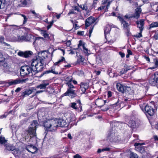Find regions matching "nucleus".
Here are the masks:
<instances>
[{"mask_svg": "<svg viewBox=\"0 0 158 158\" xmlns=\"http://www.w3.org/2000/svg\"><path fill=\"white\" fill-rule=\"evenodd\" d=\"M79 58L81 62H83L84 61L85 58L82 56H80Z\"/></svg>", "mask_w": 158, "mask_h": 158, "instance_id": "57", "label": "nucleus"}, {"mask_svg": "<svg viewBox=\"0 0 158 158\" xmlns=\"http://www.w3.org/2000/svg\"><path fill=\"white\" fill-rule=\"evenodd\" d=\"M85 43L83 42L81 40H80L79 44L78 45V47H79L80 46H82L83 47V48L84 50H87V48H86L85 47Z\"/></svg>", "mask_w": 158, "mask_h": 158, "instance_id": "34", "label": "nucleus"}, {"mask_svg": "<svg viewBox=\"0 0 158 158\" xmlns=\"http://www.w3.org/2000/svg\"><path fill=\"white\" fill-rule=\"evenodd\" d=\"M144 144V143H135L134 144V145L135 146H137L139 145H141Z\"/></svg>", "mask_w": 158, "mask_h": 158, "instance_id": "59", "label": "nucleus"}, {"mask_svg": "<svg viewBox=\"0 0 158 158\" xmlns=\"http://www.w3.org/2000/svg\"><path fill=\"white\" fill-rule=\"evenodd\" d=\"M43 92V90H38L36 91L35 93L34 94V95L32 96V97H33L37 95L39 93H42Z\"/></svg>", "mask_w": 158, "mask_h": 158, "instance_id": "48", "label": "nucleus"}, {"mask_svg": "<svg viewBox=\"0 0 158 158\" xmlns=\"http://www.w3.org/2000/svg\"><path fill=\"white\" fill-rule=\"evenodd\" d=\"M84 52L85 53V55L87 56H89L90 53L88 52V51L89 52V50H88V49H87V50H84Z\"/></svg>", "mask_w": 158, "mask_h": 158, "instance_id": "54", "label": "nucleus"}, {"mask_svg": "<svg viewBox=\"0 0 158 158\" xmlns=\"http://www.w3.org/2000/svg\"><path fill=\"white\" fill-rule=\"evenodd\" d=\"M53 23L54 21L53 20L51 22H49L48 23L49 24V25H48L47 27V29L48 30L52 26L53 24Z\"/></svg>", "mask_w": 158, "mask_h": 158, "instance_id": "41", "label": "nucleus"}, {"mask_svg": "<svg viewBox=\"0 0 158 158\" xmlns=\"http://www.w3.org/2000/svg\"><path fill=\"white\" fill-rule=\"evenodd\" d=\"M128 125L131 127L135 128L136 126V123L134 121L130 120L128 123Z\"/></svg>", "mask_w": 158, "mask_h": 158, "instance_id": "30", "label": "nucleus"}, {"mask_svg": "<svg viewBox=\"0 0 158 158\" xmlns=\"http://www.w3.org/2000/svg\"><path fill=\"white\" fill-rule=\"evenodd\" d=\"M25 80L24 79H16L15 80H12L8 82V84L10 86L15 85L17 84L22 83L24 82Z\"/></svg>", "mask_w": 158, "mask_h": 158, "instance_id": "13", "label": "nucleus"}, {"mask_svg": "<svg viewBox=\"0 0 158 158\" xmlns=\"http://www.w3.org/2000/svg\"><path fill=\"white\" fill-rule=\"evenodd\" d=\"M5 149L8 151H12L15 149V147L12 145L10 144H7L4 145Z\"/></svg>", "mask_w": 158, "mask_h": 158, "instance_id": "23", "label": "nucleus"}, {"mask_svg": "<svg viewBox=\"0 0 158 158\" xmlns=\"http://www.w3.org/2000/svg\"><path fill=\"white\" fill-rule=\"evenodd\" d=\"M38 125V124L37 121L36 120H34L29 127L27 132L30 136V139H31L32 138L35 139H36V137L35 135L36 130V127Z\"/></svg>", "mask_w": 158, "mask_h": 158, "instance_id": "5", "label": "nucleus"}, {"mask_svg": "<svg viewBox=\"0 0 158 158\" xmlns=\"http://www.w3.org/2000/svg\"><path fill=\"white\" fill-rule=\"evenodd\" d=\"M24 52H19L18 53V55L20 56H22L24 57Z\"/></svg>", "mask_w": 158, "mask_h": 158, "instance_id": "51", "label": "nucleus"}, {"mask_svg": "<svg viewBox=\"0 0 158 158\" xmlns=\"http://www.w3.org/2000/svg\"><path fill=\"white\" fill-rule=\"evenodd\" d=\"M65 61V59L63 57H62L61 59L59 60L57 62L54 63V65L51 68V70H47L45 71L44 73V74L46 73H52L54 74H58V73H56L54 71V69L55 68V66L56 65H59L63 62V61Z\"/></svg>", "mask_w": 158, "mask_h": 158, "instance_id": "8", "label": "nucleus"}, {"mask_svg": "<svg viewBox=\"0 0 158 158\" xmlns=\"http://www.w3.org/2000/svg\"><path fill=\"white\" fill-rule=\"evenodd\" d=\"M36 39L35 37L30 34H26L25 35V41L31 42L34 40L33 43L34 45Z\"/></svg>", "mask_w": 158, "mask_h": 158, "instance_id": "12", "label": "nucleus"}, {"mask_svg": "<svg viewBox=\"0 0 158 158\" xmlns=\"http://www.w3.org/2000/svg\"><path fill=\"white\" fill-rule=\"evenodd\" d=\"M73 78L71 76H68L65 79L66 82L65 84L67 85L72 84V81H73Z\"/></svg>", "mask_w": 158, "mask_h": 158, "instance_id": "25", "label": "nucleus"}, {"mask_svg": "<svg viewBox=\"0 0 158 158\" xmlns=\"http://www.w3.org/2000/svg\"><path fill=\"white\" fill-rule=\"evenodd\" d=\"M69 106L75 110L80 111L79 107H78V106L77 105V103L75 102H72L70 103Z\"/></svg>", "mask_w": 158, "mask_h": 158, "instance_id": "26", "label": "nucleus"}, {"mask_svg": "<svg viewBox=\"0 0 158 158\" xmlns=\"http://www.w3.org/2000/svg\"><path fill=\"white\" fill-rule=\"evenodd\" d=\"M94 26H93V27H91L90 28L89 30V37L90 36L91 34L92 33L93 29L94 28Z\"/></svg>", "mask_w": 158, "mask_h": 158, "instance_id": "52", "label": "nucleus"}, {"mask_svg": "<svg viewBox=\"0 0 158 158\" xmlns=\"http://www.w3.org/2000/svg\"><path fill=\"white\" fill-rule=\"evenodd\" d=\"M44 127L49 131H55L58 127L57 119H48L44 123Z\"/></svg>", "mask_w": 158, "mask_h": 158, "instance_id": "3", "label": "nucleus"}, {"mask_svg": "<svg viewBox=\"0 0 158 158\" xmlns=\"http://www.w3.org/2000/svg\"><path fill=\"white\" fill-rule=\"evenodd\" d=\"M66 45L68 46H69L71 44V42L70 40L67 41L66 43Z\"/></svg>", "mask_w": 158, "mask_h": 158, "instance_id": "63", "label": "nucleus"}, {"mask_svg": "<svg viewBox=\"0 0 158 158\" xmlns=\"http://www.w3.org/2000/svg\"><path fill=\"white\" fill-rule=\"evenodd\" d=\"M21 15L22 17H23L24 20H23V24H25L27 22V17H26V16H25V15H24L23 14H21Z\"/></svg>", "mask_w": 158, "mask_h": 158, "instance_id": "42", "label": "nucleus"}, {"mask_svg": "<svg viewBox=\"0 0 158 158\" xmlns=\"http://www.w3.org/2000/svg\"><path fill=\"white\" fill-rule=\"evenodd\" d=\"M3 44H4V46L7 47V48L9 49L11 47V46L10 44L6 43L5 42H3Z\"/></svg>", "mask_w": 158, "mask_h": 158, "instance_id": "49", "label": "nucleus"}, {"mask_svg": "<svg viewBox=\"0 0 158 158\" xmlns=\"http://www.w3.org/2000/svg\"><path fill=\"white\" fill-rule=\"evenodd\" d=\"M77 34L79 35H83L84 34V31H78L77 32Z\"/></svg>", "mask_w": 158, "mask_h": 158, "instance_id": "61", "label": "nucleus"}, {"mask_svg": "<svg viewBox=\"0 0 158 158\" xmlns=\"http://www.w3.org/2000/svg\"><path fill=\"white\" fill-rule=\"evenodd\" d=\"M31 64L35 74L43 70L44 66L48 64L44 61L37 59V58L33 59L32 60Z\"/></svg>", "mask_w": 158, "mask_h": 158, "instance_id": "1", "label": "nucleus"}, {"mask_svg": "<svg viewBox=\"0 0 158 158\" xmlns=\"http://www.w3.org/2000/svg\"><path fill=\"white\" fill-rule=\"evenodd\" d=\"M106 102V100H103L101 98H98L95 100V105L98 107H101Z\"/></svg>", "mask_w": 158, "mask_h": 158, "instance_id": "19", "label": "nucleus"}, {"mask_svg": "<svg viewBox=\"0 0 158 158\" xmlns=\"http://www.w3.org/2000/svg\"><path fill=\"white\" fill-rule=\"evenodd\" d=\"M149 82L150 84L152 86L158 85V72L155 73L152 76Z\"/></svg>", "mask_w": 158, "mask_h": 158, "instance_id": "9", "label": "nucleus"}, {"mask_svg": "<svg viewBox=\"0 0 158 158\" xmlns=\"http://www.w3.org/2000/svg\"><path fill=\"white\" fill-rule=\"evenodd\" d=\"M4 40V38L2 36H1L0 38V42L1 43H3Z\"/></svg>", "mask_w": 158, "mask_h": 158, "instance_id": "64", "label": "nucleus"}, {"mask_svg": "<svg viewBox=\"0 0 158 158\" xmlns=\"http://www.w3.org/2000/svg\"><path fill=\"white\" fill-rule=\"evenodd\" d=\"M77 104H78V106L80 108V111H81L82 110V106L81 105V103L80 100H79L77 101Z\"/></svg>", "mask_w": 158, "mask_h": 158, "instance_id": "45", "label": "nucleus"}, {"mask_svg": "<svg viewBox=\"0 0 158 158\" xmlns=\"http://www.w3.org/2000/svg\"><path fill=\"white\" fill-rule=\"evenodd\" d=\"M53 52V51L52 54L46 51H41L38 53V57L36 58L48 64L52 60Z\"/></svg>", "mask_w": 158, "mask_h": 158, "instance_id": "2", "label": "nucleus"}, {"mask_svg": "<svg viewBox=\"0 0 158 158\" xmlns=\"http://www.w3.org/2000/svg\"><path fill=\"white\" fill-rule=\"evenodd\" d=\"M18 39L19 41H25V35L18 36Z\"/></svg>", "mask_w": 158, "mask_h": 158, "instance_id": "38", "label": "nucleus"}, {"mask_svg": "<svg viewBox=\"0 0 158 158\" xmlns=\"http://www.w3.org/2000/svg\"><path fill=\"white\" fill-rule=\"evenodd\" d=\"M118 101L116 102V103H115V104H114L113 105H108V106H104V107L102 109V110L103 111H106L107 110H109V109L110 108L113 106H114L115 105H116L117 104V103L118 102Z\"/></svg>", "mask_w": 158, "mask_h": 158, "instance_id": "27", "label": "nucleus"}, {"mask_svg": "<svg viewBox=\"0 0 158 158\" xmlns=\"http://www.w3.org/2000/svg\"><path fill=\"white\" fill-rule=\"evenodd\" d=\"M74 158H82L78 154H77L74 156Z\"/></svg>", "mask_w": 158, "mask_h": 158, "instance_id": "60", "label": "nucleus"}, {"mask_svg": "<svg viewBox=\"0 0 158 158\" xmlns=\"http://www.w3.org/2000/svg\"><path fill=\"white\" fill-rule=\"evenodd\" d=\"M151 6L152 8L153 11L157 12L158 11V5L157 4H151Z\"/></svg>", "mask_w": 158, "mask_h": 158, "instance_id": "32", "label": "nucleus"}, {"mask_svg": "<svg viewBox=\"0 0 158 158\" xmlns=\"http://www.w3.org/2000/svg\"><path fill=\"white\" fill-rule=\"evenodd\" d=\"M89 87L88 84L86 83L81 82L80 84V89L81 90L82 94L85 93L86 90Z\"/></svg>", "mask_w": 158, "mask_h": 158, "instance_id": "18", "label": "nucleus"}, {"mask_svg": "<svg viewBox=\"0 0 158 158\" xmlns=\"http://www.w3.org/2000/svg\"><path fill=\"white\" fill-rule=\"evenodd\" d=\"M73 9L77 11L78 12L80 11V9L79 7L77 6H74L73 7Z\"/></svg>", "mask_w": 158, "mask_h": 158, "instance_id": "55", "label": "nucleus"}, {"mask_svg": "<svg viewBox=\"0 0 158 158\" xmlns=\"http://www.w3.org/2000/svg\"><path fill=\"white\" fill-rule=\"evenodd\" d=\"M135 10V13L132 15L133 18L138 19L140 17V14L141 12V8H137Z\"/></svg>", "mask_w": 158, "mask_h": 158, "instance_id": "22", "label": "nucleus"}, {"mask_svg": "<svg viewBox=\"0 0 158 158\" xmlns=\"http://www.w3.org/2000/svg\"><path fill=\"white\" fill-rule=\"evenodd\" d=\"M36 90V89L34 87L30 89H27L25 91L22 93L21 96L23 97H25L35 92Z\"/></svg>", "mask_w": 158, "mask_h": 158, "instance_id": "10", "label": "nucleus"}, {"mask_svg": "<svg viewBox=\"0 0 158 158\" xmlns=\"http://www.w3.org/2000/svg\"><path fill=\"white\" fill-rule=\"evenodd\" d=\"M20 2L23 6H25L27 5L26 0H21Z\"/></svg>", "mask_w": 158, "mask_h": 158, "instance_id": "47", "label": "nucleus"}, {"mask_svg": "<svg viewBox=\"0 0 158 158\" xmlns=\"http://www.w3.org/2000/svg\"><path fill=\"white\" fill-rule=\"evenodd\" d=\"M2 66L3 67L6 69H8L9 68V66L8 65V64L6 63H4L3 64Z\"/></svg>", "mask_w": 158, "mask_h": 158, "instance_id": "53", "label": "nucleus"}, {"mask_svg": "<svg viewBox=\"0 0 158 158\" xmlns=\"http://www.w3.org/2000/svg\"><path fill=\"white\" fill-rule=\"evenodd\" d=\"M129 70V69H122L121 71H120V74L121 75L127 72V71Z\"/></svg>", "mask_w": 158, "mask_h": 158, "instance_id": "39", "label": "nucleus"}, {"mask_svg": "<svg viewBox=\"0 0 158 158\" xmlns=\"http://www.w3.org/2000/svg\"><path fill=\"white\" fill-rule=\"evenodd\" d=\"M105 8H106L105 6L103 5L102 6H100V7H99V8H98V10H101L103 9H105Z\"/></svg>", "mask_w": 158, "mask_h": 158, "instance_id": "56", "label": "nucleus"}, {"mask_svg": "<svg viewBox=\"0 0 158 158\" xmlns=\"http://www.w3.org/2000/svg\"><path fill=\"white\" fill-rule=\"evenodd\" d=\"M5 60L1 52H0V62L4 61Z\"/></svg>", "mask_w": 158, "mask_h": 158, "instance_id": "43", "label": "nucleus"}, {"mask_svg": "<svg viewBox=\"0 0 158 158\" xmlns=\"http://www.w3.org/2000/svg\"><path fill=\"white\" fill-rule=\"evenodd\" d=\"M76 14V13L75 12L74 10L73 9L69 11L68 13V15H70L71 14Z\"/></svg>", "mask_w": 158, "mask_h": 158, "instance_id": "46", "label": "nucleus"}, {"mask_svg": "<svg viewBox=\"0 0 158 158\" xmlns=\"http://www.w3.org/2000/svg\"><path fill=\"white\" fill-rule=\"evenodd\" d=\"M144 110L147 115L152 116L154 114L155 110L152 106L147 105L145 106Z\"/></svg>", "mask_w": 158, "mask_h": 158, "instance_id": "11", "label": "nucleus"}, {"mask_svg": "<svg viewBox=\"0 0 158 158\" xmlns=\"http://www.w3.org/2000/svg\"><path fill=\"white\" fill-rule=\"evenodd\" d=\"M158 27V22H155L152 23L150 25V28Z\"/></svg>", "mask_w": 158, "mask_h": 158, "instance_id": "36", "label": "nucleus"}, {"mask_svg": "<svg viewBox=\"0 0 158 158\" xmlns=\"http://www.w3.org/2000/svg\"><path fill=\"white\" fill-rule=\"evenodd\" d=\"M130 158H139V157L136 154L131 153L130 154Z\"/></svg>", "mask_w": 158, "mask_h": 158, "instance_id": "40", "label": "nucleus"}, {"mask_svg": "<svg viewBox=\"0 0 158 158\" xmlns=\"http://www.w3.org/2000/svg\"><path fill=\"white\" fill-rule=\"evenodd\" d=\"M124 17L127 19L133 18L132 15H125Z\"/></svg>", "mask_w": 158, "mask_h": 158, "instance_id": "50", "label": "nucleus"}, {"mask_svg": "<svg viewBox=\"0 0 158 158\" xmlns=\"http://www.w3.org/2000/svg\"><path fill=\"white\" fill-rule=\"evenodd\" d=\"M68 88L67 91L63 95L64 96H70L72 98L75 97L76 94L75 92V90L73 89L75 88V87L73 84L67 85Z\"/></svg>", "mask_w": 158, "mask_h": 158, "instance_id": "6", "label": "nucleus"}, {"mask_svg": "<svg viewBox=\"0 0 158 158\" xmlns=\"http://www.w3.org/2000/svg\"><path fill=\"white\" fill-rule=\"evenodd\" d=\"M26 149L29 152L34 153L37 151V148L32 145L27 146Z\"/></svg>", "mask_w": 158, "mask_h": 158, "instance_id": "20", "label": "nucleus"}, {"mask_svg": "<svg viewBox=\"0 0 158 158\" xmlns=\"http://www.w3.org/2000/svg\"><path fill=\"white\" fill-rule=\"evenodd\" d=\"M144 20L143 19L139 20H137L136 22L137 27L141 31H143L144 29Z\"/></svg>", "mask_w": 158, "mask_h": 158, "instance_id": "15", "label": "nucleus"}, {"mask_svg": "<svg viewBox=\"0 0 158 158\" xmlns=\"http://www.w3.org/2000/svg\"><path fill=\"white\" fill-rule=\"evenodd\" d=\"M32 52L31 51H27L24 52V57L27 58L31 56L32 54Z\"/></svg>", "mask_w": 158, "mask_h": 158, "instance_id": "35", "label": "nucleus"}, {"mask_svg": "<svg viewBox=\"0 0 158 158\" xmlns=\"http://www.w3.org/2000/svg\"><path fill=\"white\" fill-rule=\"evenodd\" d=\"M20 75L21 76H25L28 75L31 76L35 74L32 64L30 65H26L22 66L20 69Z\"/></svg>", "mask_w": 158, "mask_h": 158, "instance_id": "4", "label": "nucleus"}, {"mask_svg": "<svg viewBox=\"0 0 158 158\" xmlns=\"http://www.w3.org/2000/svg\"><path fill=\"white\" fill-rule=\"evenodd\" d=\"M4 3H2L1 0H0V9L4 7Z\"/></svg>", "mask_w": 158, "mask_h": 158, "instance_id": "58", "label": "nucleus"}, {"mask_svg": "<svg viewBox=\"0 0 158 158\" xmlns=\"http://www.w3.org/2000/svg\"><path fill=\"white\" fill-rule=\"evenodd\" d=\"M111 1L110 0H103L102 1V4L103 6H105L106 8L105 9V11H107L108 9L110 6Z\"/></svg>", "mask_w": 158, "mask_h": 158, "instance_id": "21", "label": "nucleus"}, {"mask_svg": "<svg viewBox=\"0 0 158 158\" xmlns=\"http://www.w3.org/2000/svg\"><path fill=\"white\" fill-rule=\"evenodd\" d=\"M57 123H58V127H66L69 125V123L66 120L63 119H57Z\"/></svg>", "mask_w": 158, "mask_h": 158, "instance_id": "17", "label": "nucleus"}, {"mask_svg": "<svg viewBox=\"0 0 158 158\" xmlns=\"http://www.w3.org/2000/svg\"><path fill=\"white\" fill-rule=\"evenodd\" d=\"M117 89L121 92H123L124 91V89L122 85L119 83H118L116 85Z\"/></svg>", "mask_w": 158, "mask_h": 158, "instance_id": "28", "label": "nucleus"}, {"mask_svg": "<svg viewBox=\"0 0 158 158\" xmlns=\"http://www.w3.org/2000/svg\"><path fill=\"white\" fill-rule=\"evenodd\" d=\"M97 19V18H95L92 16L89 17L85 21V26L87 27L89 26L91 24L94 23L96 20Z\"/></svg>", "mask_w": 158, "mask_h": 158, "instance_id": "14", "label": "nucleus"}, {"mask_svg": "<svg viewBox=\"0 0 158 158\" xmlns=\"http://www.w3.org/2000/svg\"><path fill=\"white\" fill-rule=\"evenodd\" d=\"M142 31H140V32L139 33L135 35L134 36L137 38H140L142 36Z\"/></svg>", "mask_w": 158, "mask_h": 158, "instance_id": "44", "label": "nucleus"}, {"mask_svg": "<svg viewBox=\"0 0 158 158\" xmlns=\"http://www.w3.org/2000/svg\"><path fill=\"white\" fill-rule=\"evenodd\" d=\"M110 30L111 28L110 26L109 25H107L104 29V33L105 35H106V34H107L109 33Z\"/></svg>", "mask_w": 158, "mask_h": 158, "instance_id": "31", "label": "nucleus"}, {"mask_svg": "<svg viewBox=\"0 0 158 158\" xmlns=\"http://www.w3.org/2000/svg\"><path fill=\"white\" fill-rule=\"evenodd\" d=\"M118 18L122 24L123 25L124 27L125 28H127L129 25L128 23L125 21L122 17H118Z\"/></svg>", "mask_w": 158, "mask_h": 158, "instance_id": "24", "label": "nucleus"}, {"mask_svg": "<svg viewBox=\"0 0 158 158\" xmlns=\"http://www.w3.org/2000/svg\"><path fill=\"white\" fill-rule=\"evenodd\" d=\"M41 34L45 39L46 40H48L50 39L49 35L46 33V31L44 30L41 31Z\"/></svg>", "mask_w": 158, "mask_h": 158, "instance_id": "29", "label": "nucleus"}, {"mask_svg": "<svg viewBox=\"0 0 158 158\" xmlns=\"http://www.w3.org/2000/svg\"><path fill=\"white\" fill-rule=\"evenodd\" d=\"M87 4V3H85L83 5H80L79 6V7H80L83 10H84L86 11L88 10V6Z\"/></svg>", "mask_w": 158, "mask_h": 158, "instance_id": "33", "label": "nucleus"}, {"mask_svg": "<svg viewBox=\"0 0 158 158\" xmlns=\"http://www.w3.org/2000/svg\"><path fill=\"white\" fill-rule=\"evenodd\" d=\"M27 5L28 4H30L32 3V0H26Z\"/></svg>", "mask_w": 158, "mask_h": 158, "instance_id": "62", "label": "nucleus"}, {"mask_svg": "<svg viewBox=\"0 0 158 158\" xmlns=\"http://www.w3.org/2000/svg\"><path fill=\"white\" fill-rule=\"evenodd\" d=\"M49 84V81L48 80H44L42 81V83L37 85L36 88L38 89H45L47 86Z\"/></svg>", "mask_w": 158, "mask_h": 158, "instance_id": "16", "label": "nucleus"}, {"mask_svg": "<svg viewBox=\"0 0 158 158\" xmlns=\"http://www.w3.org/2000/svg\"><path fill=\"white\" fill-rule=\"evenodd\" d=\"M6 140L5 139L4 137L1 136L0 137V144H4L6 142Z\"/></svg>", "mask_w": 158, "mask_h": 158, "instance_id": "37", "label": "nucleus"}, {"mask_svg": "<svg viewBox=\"0 0 158 158\" xmlns=\"http://www.w3.org/2000/svg\"><path fill=\"white\" fill-rule=\"evenodd\" d=\"M115 131L113 130L110 131L108 134V138L111 142H119L120 141L121 139L119 136L115 135Z\"/></svg>", "mask_w": 158, "mask_h": 158, "instance_id": "7", "label": "nucleus"}]
</instances>
